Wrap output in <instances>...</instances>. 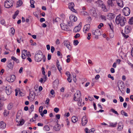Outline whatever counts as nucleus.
Returning <instances> with one entry per match:
<instances>
[{"instance_id":"nucleus-64","label":"nucleus","mask_w":133,"mask_h":133,"mask_svg":"<svg viewBox=\"0 0 133 133\" xmlns=\"http://www.w3.org/2000/svg\"><path fill=\"white\" fill-rule=\"evenodd\" d=\"M128 63L129 65L131 66V68H133V64H132L129 61H128Z\"/></svg>"},{"instance_id":"nucleus-36","label":"nucleus","mask_w":133,"mask_h":133,"mask_svg":"<svg viewBox=\"0 0 133 133\" xmlns=\"http://www.w3.org/2000/svg\"><path fill=\"white\" fill-rule=\"evenodd\" d=\"M110 36L111 38H112L114 36V31H111L110 33Z\"/></svg>"},{"instance_id":"nucleus-32","label":"nucleus","mask_w":133,"mask_h":133,"mask_svg":"<svg viewBox=\"0 0 133 133\" xmlns=\"http://www.w3.org/2000/svg\"><path fill=\"white\" fill-rule=\"evenodd\" d=\"M128 23L129 24L132 25L133 24V17H132L129 19Z\"/></svg>"},{"instance_id":"nucleus-59","label":"nucleus","mask_w":133,"mask_h":133,"mask_svg":"<svg viewBox=\"0 0 133 133\" xmlns=\"http://www.w3.org/2000/svg\"><path fill=\"white\" fill-rule=\"evenodd\" d=\"M4 97L2 95H0V101H3L4 100Z\"/></svg>"},{"instance_id":"nucleus-39","label":"nucleus","mask_w":133,"mask_h":133,"mask_svg":"<svg viewBox=\"0 0 133 133\" xmlns=\"http://www.w3.org/2000/svg\"><path fill=\"white\" fill-rule=\"evenodd\" d=\"M12 107V105L11 103L9 104L8 105V108L9 110H10Z\"/></svg>"},{"instance_id":"nucleus-53","label":"nucleus","mask_w":133,"mask_h":133,"mask_svg":"<svg viewBox=\"0 0 133 133\" xmlns=\"http://www.w3.org/2000/svg\"><path fill=\"white\" fill-rule=\"evenodd\" d=\"M55 50V49L54 47V46H52L51 47V52L52 53H53L54 52Z\"/></svg>"},{"instance_id":"nucleus-7","label":"nucleus","mask_w":133,"mask_h":133,"mask_svg":"<svg viewBox=\"0 0 133 133\" xmlns=\"http://www.w3.org/2000/svg\"><path fill=\"white\" fill-rule=\"evenodd\" d=\"M64 45L66 46L69 50H71V46L68 41L67 40L64 41Z\"/></svg>"},{"instance_id":"nucleus-52","label":"nucleus","mask_w":133,"mask_h":133,"mask_svg":"<svg viewBox=\"0 0 133 133\" xmlns=\"http://www.w3.org/2000/svg\"><path fill=\"white\" fill-rule=\"evenodd\" d=\"M95 131L94 130V129L92 128L88 132V133H93V132Z\"/></svg>"},{"instance_id":"nucleus-58","label":"nucleus","mask_w":133,"mask_h":133,"mask_svg":"<svg viewBox=\"0 0 133 133\" xmlns=\"http://www.w3.org/2000/svg\"><path fill=\"white\" fill-rule=\"evenodd\" d=\"M80 36V34L78 33L75 36H74V38H76L77 37H79Z\"/></svg>"},{"instance_id":"nucleus-51","label":"nucleus","mask_w":133,"mask_h":133,"mask_svg":"<svg viewBox=\"0 0 133 133\" xmlns=\"http://www.w3.org/2000/svg\"><path fill=\"white\" fill-rule=\"evenodd\" d=\"M122 35L125 38H127L129 37V36L127 34H125L124 33H123Z\"/></svg>"},{"instance_id":"nucleus-15","label":"nucleus","mask_w":133,"mask_h":133,"mask_svg":"<svg viewBox=\"0 0 133 133\" xmlns=\"http://www.w3.org/2000/svg\"><path fill=\"white\" fill-rule=\"evenodd\" d=\"M92 34L95 35H101V32L99 30L97 29L93 30L92 31Z\"/></svg>"},{"instance_id":"nucleus-5","label":"nucleus","mask_w":133,"mask_h":133,"mask_svg":"<svg viewBox=\"0 0 133 133\" xmlns=\"http://www.w3.org/2000/svg\"><path fill=\"white\" fill-rule=\"evenodd\" d=\"M132 26L130 25H127L125 26L124 29V32L125 34L130 33L132 30Z\"/></svg>"},{"instance_id":"nucleus-10","label":"nucleus","mask_w":133,"mask_h":133,"mask_svg":"<svg viewBox=\"0 0 133 133\" xmlns=\"http://www.w3.org/2000/svg\"><path fill=\"white\" fill-rule=\"evenodd\" d=\"M116 1L115 0H108L107 3L109 6H113L115 5V3Z\"/></svg>"},{"instance_id":"nucleus-11","label":"nucleus","mask_w":133,"mask_h":133,"mask_svg":"<svg viewBox=\"0 0 133 133\" xmlns=\"http://www.w3.org/2000/svg\"><path fill=\"white\" fill-rule=\"evenodd\" d=\"M90 28V25L89 24H87L85 25L83 29V31L85 33H86L87 31L89 30Z\"/></svg>"},{"instance_id":"nucleus-57","label":"nucleus","mask_w":133,"mask_h":133,"mask_svg":"<svg viewBox=\"0 0 133 133\" xmlns=\"http://www.w3.org/2000/svg\"><path fill=\"white\" fill-rule=\"evenodd\" d=\"M119 99L120 100V101L121 102H123L124 101V99L121 96H120L119 97Z\"/></svg>"},{"instance_id":"nucleus-27","label":"nucleus","mask_w":133,"mask_h":133,"mask_svg":"<svg viewBox=\"0 0 133 133\" xmlns=\"http://www.w3.org/2000/svg\"><path fill=\"white\" fill-rule=\"evenodd\" d=\"M11 59L15 61L17 63H19V60L14 56L11 57Z\"/></svg>"},{"instance_id":"nucleus-46","label":"nucleus","mask_w":133,"mask_h":133,"mask_svg":"<svg viewBox=\"0 0 133 133\" xmlns=\"http://www.w3.org/2000/svg\"><path fill=\"white\" fill-rule=\"evenodd\" d=\"M60 18H55V19H54L53 21L54 22L57 23L58 22V21L59 20Z\"/></svg>"},{"instance_id":"nucleus-47","label":"nucleus","mask_w":133,"mask_h":133,"mask_svg":"<svg viewBox=\"0 0 133 133\" xmlns=\"http://www.w3.org/2000/svg\"><path fill=\"white\" fill-rule=\"evenodd\" d=\"M76 94L77 96L79 95V97L81 96V93L80 91H77Z\"/></svg>"},{"instance_id":"nucleus-21","label":"nucleus","mask_w":133,"mask_h":133,"mask_svg":"<svg viewBox=\"0 0 133 133\" xmlns=\"http://www.w3.org/2000/svg\"><path fill=\"white\" fill-rule=\"evenodd\" d=\"M108 17L110 19H112L115 17V15L113 13H109L108 15Z\"/></svg>"},{"instance_id":"nucleus-35","label":"nucleus","mask_w":133,"mask_h":133,"mask_svg":"<svg viewBox=\"0 0 133 133\" xmlns=\"http://www.w3.org/2000/svg\"><path fill=\"white\" fill-rule=\"evenodd\" d=\"M108 24L109 26L111 31H114V28L113 25L111 23H108Z\"/></svg>"},{"instance_id":"nucleus-49","label":"nucleus","mask_w":133,"mask_h":133,"mask_svg":"<svg viewBox=\"0 0 133 133\" xmlns=\"http://www.w3.org/2000/svg\"><path fill=\"white\" fill-rule=\"evenodd\" d=\"M68 26L69 27H70L72 26V22H68Z\"/></svg>"},{"instance_id":"nucleus-24","label":"nucleus","mask_w":133,"mask_h":133,"mask_svg":"<svg viewBox=\"0 0 133 133\" xmlns=\"http://www.w3.org/2000/svg\"><path fill=\"white\" fill-rule=\"evenodd\" d=\"M78 120V118L75 116H73L71 118V121L74 123L76 122Z\"/></svg>"},{"instance_id":"nucleus-45","label":"nucleus","mask_w":133,"mask_h":133,"mask_svg":"<svg viewBox=\"0 0 133 133\" xmlns=\"http://www.w3.org/2000/svg\"><path fill=\"white\" fill-rule=\"evenodd\" d=\"M50 101V99L49 98H47L45 102V103L47 104V105H49V102Z\"/></svg>"},{"instance_id":"nucleus-38","label":"nucleus","mask_w":133,"mask_h":133,"mask_svg":"<svg viewBox=\"0 0 133 133\" xmlns=\"http://www.w3.org/2000/svg\"><path fill=\"white\" fill-rule=\"evenodd\" d=\"M57 68H58V69L59 70V71L61 73V70H62V69L61 66H60L59 64H58V65H57Z\"/></svg>"},{"instance_id":"nucleus-3","label":"nucleus","mask_w":133,"mask_h":133,"mask_svg":"<svg viewBox=\"0 0 133 133\" xmlns=\"http://www.w3.org/2000/svg\"><path fill=\"white\" fill-rule=\"evenodd\" d=\"M13 3L14 1L12 0H7L5 2L4 6L6 8H9L12 6Z\"/></svg>"},{"instance_id":"nucleus-33","label":"nucleus","mask_w":133,"mask_h":133,"mask_svg":"<svg viewBox=\"0 0 133 133\" xmlns=\"http://www.w3.org/2000/svg\"><path fill=\"white\" fill-rule=\"evenodd\" d=\"M117 124V123L116 122L115 123H110V126L114 127H116Z\"/></svg>"},{"instance_id":"nucleus-18","label":"nucleus","mask_w":133,"mask_h":133,"mask_svg":"<svg viewBox=\"0 0 133 133\" xmlns=\"http://www.w3.org/2000/svg\"><path fill=\"white\" fill-rule=\"evenodd\" d=\"M15 76L14 75L11 76L10 79L7 78V79L8 82H13L15 79Z\"/></svg>"},{"instance_id":"nucleus-14","label":"nucleus","mask_w":133,"mask_h":133,"mask_svg":"<svg viewBox=\"0 0 133 133\" xmlns=\"http://www.w3.org/2000/svg\"><path fill=\"white\" fill-rule=\"evenodd\" d=\"M6 92L8 95H10L12 92V90L10 86H8L6 87Z\"/></svg>"},{"instance_id":"nucleus-29","label":"nucleus","mask_w":133,"mask_h":133,"mask_svg":"<svg viewBox=\"0 0 133 133\" xmlns=\"http://www.w3.org/2000/svg\"><path fill=\"white\" fill-rule=\"evenodd\" d=\"M121 114L123 116L124 115L126 117H127L128 116V115L125 112V111L123 110H121Z\"/></svg>"},{"instance_id":"nucleus-55","label":"nucleus","mask_w":133,"mask_h":133,"mask_svg":"<svg viewBox=\"0 0 133 133\" xmlns=\"http://www.w3.org/2000/svg\"><path fill=\"white\" fill-rule=\"evenodd\" d=\"M11 29V31L12 34L13 35H14L15 33V30L13 28H12Z\"/></svg>"},{"instance_id":"nucleus-43","label":"nucleus","mask_w":133,"mask_h":133,"mask_svg":"<svg viewBox=\"0 0 133 133\" xmlns=\"http://www.w3.org/2000/svg\"><path fill=\"white\" fill-rule=\"evenodd\" d=\"M100 18L102 20H103L104 21H105L106 19V17L104 16V15H101L100 16Z\"/></svg>"},{"instance_id":"nucleus-63","label":"nucleus","mask_w":133,"mask_h":133,"mask_svg":"<svg viewBox=\"0 0 133 133\" xmlns=\"http://www.w3.org/2000/svg\"><path fill=\"white\" fill-rule=\"evenodd\" d=\"M100 78V76L99 75H97L95 77V78L97 80Z\"/></svg>"},{"instance_id":"nucleus-1","label":"nucleus","mask_w":133,"mask_h":133,"mask_svg":"<svg viewBox=\"0 0 133 133\" xmlns=\"http://www.w3.org/2000/svg\"><path fill=\"white\" fill-rule=\"evenodd\" d=\"M115 22L117 24H119L121 26H123L126 22V20L125 18L124 17H120L119 15H118L116 17Z\"/></svg>"},{"instance_id":"nucleus-4","label":"nucleus","mask_w":133,"mask_h":133,"mask_svg":"<svg viewBox=\"0 0 133 133\" xmlns=\"http://www.w3.org/2000/svg\"><path fill=\"white\" fill-rule=\"evenodd\" d=\"M123 12L124 15L128 16L130 14V11L128 7H126L123 8Z\"/></svg>"},{"instance_id":"nucleus-6","label":"nucleus","mask_w":133,"mask_h":133,"mask_svg":"<svg viewBox=\"0 0 133 133\" xmlns=\"http://www.w3.org/2000/svg\"><path fill=\"white\" fill-rule=\"evenodd\" d=\"M62 29L64 30L69 31L70 30V28L68 26L67 24L64 23H62L60 24Z\"/></svg>"},{"instance_id":"nucleus-41","label":"nucleus","mask_w":133,"mask_h":133,"mask_svg":"<svg viewBox=\"0 0 133 133\" xmlns=\"http://www.w3.org/2000/svg\"><path fill=\"white\" fill-rule=\"evenodd\" d=\"M4 116H7L8 115V112H7V110H5L4 111V112L3 113Z\"/></svg>"},{"instance_id":"nucleus-54","label":"nucleus","mask_w":133,"mask_h":133,"mask_svg":"<svg viewBox=\"0 0 133 133\" xmlns=\"http://www.w3.org/2000/svg\"><path fill=\"white\" fill-rule=\"evenodd\" d=\"M43 109V107L42 106L40 107L39 108V112H42Z\"/></svg>"},{"instance_id":"nucleus-56","label":"nucleus","mask_w":133,"mask_h":133,"mask_svg":"<svg viewBox=\"0 0 133 133\" xmlns=\"http://www.w3.org/2000/svg\"><path fill=\"white\" fill-rule=\"evenodd\" d=\"M103 26V24L102 23H101L98 26V28L99 29H100L101 27Z\"/></svg>"},{"instance_id":"nucleus-23","label":"nucleus","mask_w":133,"mask_h":133,"mask_svg":"<svg viewBox=\"0 0 133 133\" xmlns=\"http://www.w3.org/2000/svg\"><path fill=\"white\" fill-rule=\"evenodd\" d=\"M70 19H72L74 22H76L77 20V17L75 16L71 15L69 17Z\"/></svg>"},{"instance_id":"nucleus-28","label":"nucleus","mask_w":133,"mask_h":133,"mask_svg":"<svg viewBox=\"0 0 133 133\" xmlns=\"http://www.w3.org/2000/svg\"><path fill=\"white\" fill-rule=\"evenodd\" d=\"M43 130L46 131H49L50 130L49 127L47 125H45L43 127Z\"/></svg>"},{"instance_id":"nucleus-37","label":"nucleus","mask_w":133,"mask_h":133,"mask_svg":"<svg viewBox=\"0 0 133 133\" xmlns=\"http://www.w3.org/2000/svg\"><path fill=\"white\" fill-rule=\"evenodd\" d=\"M24 120H23L22 121H20V123H18L17 125V126H20V125H23L24 123Z\"/></svg>"},{"instance_id":"nucleus-31","label":"nucleus","mask_w":133,"mask_h":133,"mask_svg":"<svg viewBox=\"0 0 133 133\" xmlns=\"http://www.w3.org/2000/svg\"><path fill=\"white\" fill-rule=\"evenodd\" d=\"M82 99L81 97H79V95L75 96L74 97V100L75 101H78V100H79L80 99Z\"/></svg>"},{"instance_id":"nucleus-61","label":"nucleus","mask_w":133,"mask_h":133,"mask_svg":"<svg viewBox=\"0 0 133 133\" xmlns=\"http://www.w3.org/2000/svg\"><path fill=\"white\" fill-rule=\"evenodd\" d=\"M65 74L66 75L68 76V77L69 76L70 77V76H71V75L70 74V73L69 72H66Z\"/></svg>"},{"instance_id":"nucleus-19","label":"nucleus","mask_w":133,"mask_h":133,"mask_svg":"<svg viewBox=\"0 0 133 133\" xmlns=\"http://www.w3.org/2000/svg\"><path fill=\"white\" fill-rule=\"evenodd\" d=\"M27 52V51L25 50H24L22 52V59H25L26 57V55L25 54Z\"/></svg>"},{"instance_id":"nucleus-60","label":"nucleus","mask_w":133,"mask_h":133,"mask_svg":"<svg viewBox=\"0 0 133 133\" xmlns=\"http://www.w3.org/2000/svg\"><path fill=\"white\" fill-rule=\"evenodd\" d=\"M67 79L68 81L70 83L71 82V79L70 78V76H69L68 77V78H67Z\"/></svg>"},{"instance_id":"nucleus-12","label":"nucleus","mask_w":133,"mask_h":133,"mask_svg":"<svg viewBox=\"0 0 133 133\" xmlns=\"http://www.w3.org/2000/svg\"><path fill=\"white\" fill-rule=\"evenodd\" d=\"M68 5L69 8L71 11L74 12H75L76 10L74 8L75 6L74 4L73 3H69Z\"/></svg>"},{"instance_id":"nucleus-30","label":"nucleus","mask_w":133,"mask_h":133,"mask_svg":"<svg viewBox=\"0 0 133 133\" xmlns=\"http://www.w3.org/2000/svg\"><path fill=\"white\" fill-rule=\"evenodd\" d=\"M95 3L98 4L99 5H102L103 4V1L101 0H98L96 1Z\"/></svg>"},{"instance_id":"nucleus-20","label":"nucleus","mask_w":133,"mask_h":133,"mask_svg":"<svg viewBox=\"0 0 133 133\" xmlns=\"http://www.w3.org/2000/svg\"><path fill=\"white\" fill-rule=\"evenodd\" d=\"M6 124L3 121H1L0 122V128L2 129H4L6 127Z\"/></svg>"},{"instance_id":"nucleus-50","label":"nucleus","mask_w":133,"mask_h":133,"mask_svg":"<svg viewBox=\"0 0 133 133\" xmlns=\"http://www.w3.org/2000/svg\"><path fill=\"white\" fill-rule=\"evenodd\" d=\"M108 77L109 78H111L112 80H114V78L113 76H112L110 74H109L108 75Z\"/></svg>"},{"instance_id":"nucleus-34","label":"nucleus","mask_w":133,"mask_h":133,"mask_svg":"<svg viewBox=\"0 0 133 133\" xmlns=\"http://www.w3.org/2000/svg\"><path fill=\"white\" fill-rule=\"evenodd\" d=\"M110 110L113 113H115L117 115H119V114L116 111H115L114 109L112 108Z\"/></svg>"},{"instance_id":"nucleus-42","label":"nucleus","mask_w":133,"mask_h":133,"mask_svg":"<svg viewBox=\"0 0 133 133\" xmlns=\"http://www.w3.org/2000/svg\"><path fill=\"white\" fill-rule=\"evenodd\" d=\"M78 100V105L79 106H80L81 105V102L82 101V99H81L80 98L79 100Z\"/></svg>"},{"instance_id":"nucleus-25","label":"nucleus","mask_w":133,"mask_h":133,"mask_svg":"<svg viewBox=\"0 0 133 133\" xmlns=\"http://www.w3.org/2000/svg\"><path fill=\"white\" fill-rule=\"evenodd\" d=\"M14 62L13 63L10 62L7 65V66L10 69H12L14 65Z\"/></svg>"},{"instance_id":"nucleus-40","label":"nucleus","mask_w":133,"mask_h":133,"mask_svg":"<svg viewBox=\"0 0 133 133\" xmlns=\"http://www.w3.org/2000/svg\"><path fill=\"white\" fill-rule=\"evenodd\" d=\"M79 42L77 40H75L74 41V44L75 45H76L79 43Z\"/></svg>"},{"instance_id":"nucleus-48","label":"nucleus","mask_w":133,"mask_h":133,"mask_svg":"<svg viewBox=\"0 0 133 133\" xmlns=\"http://www.w3.org/2000/svg\"><path fill=\"white\" fill-rule=\"evenodd\" d=\"M91 34L90 33H89L88 34V37L87 38L88 40H89L90 39V36H91Z\"/></svg>"},{"instance_id":"nucleus-13","label":"nucleus","mask_w":133,"mask_h":133,"mask_svg":"<svg viewBox=\"0 0 133 133\" xmlns=\"http://www.w3.org/2000/svg\"><path fill=\"white\" fill-rule=\"evenodd\" d=\"M90 13L91 15L94 17L96 16V13L95 8H92L90 9Z\"/></svg>"},{"instance_id":"nucleus-17","label":"nucleus","mask_w":133,"mask_h":133,"mask_svg":"<svg viewBox=\"0 0 133 133\" xmlns=\"http://www.w3.org/2000/svg\"><path fill=\"white\" fill-rule=\"evenodd\" d=\"M61 127L60 125L57 123V124L54 127L53 129L56 131H58L60 130Z\"/></svg>"},{"instance_id":"nucleus-22","label":"nucleus","mask_w":133,"mask_h":133,"mask_svg":"<svg viewBox=\"0 0 133 133\" xmlns=\"http://www.w3.org/2000/svg\"><path fill=\"white\" fill-rule=\"evenodd\" d=\"M117 4L120 7H122L123 6V1L121 0L118 1L117 2L116 1Z\"/></svg>"},{"instance_id":"nucleus-16","label":"nucleus","mask_w":133,"mask_h":133,"mask_svg":"<svg viewBox=\"0 0 133 133\" xmlns=\"http://www.w3.org/2000/svg\"><path fill=\"white\" fill-rule=\"evenodd\" d=\"M123 124L121 122H119L118 124L117 129L119 131H121L123 129Z\"/></svg>"},{"instance_id":"nucleus-2","label":"nucleus","mask_w":133,"mask_h":133,"mask_svg":"<svg viewBox=\"0 0 133 133\" xmlns=\"http://www.w3.org/2000/svg\"><path fill=\"white\" fill-rule=\"evenodd\" d=\"M44 55H43V53L41 50H38L36 53L35 55V60L37 62L41 61Z\"/></svg>"},{"instance_id":"nucleus-8","label":"nucleus","mask_w":133,"mask_h":133,"mask_svg":"<svg viewBox=\"0 0 133 133\" xmlns=\"http://www.w3.org/2000/svg\"><path fill=\"white\" fill-rule=\"evenodd\" d=\"M88 122L87 118L85 116H84L82 119V124L83 126H84Z\"/></svg>"},{"instance_id":"nucleus-9","label":"nucleus","mask_w":133,"mask_h":133,"mask_svg":"<svg viewBox=\"0 0 133 133\" xmlns=\"http://www.w3.org/2000/svg\"><path fill=\"white\" fill-rule=\"evenodd\" d=\"M81 23H80L78 25L76 26L74 29L73 31L74 32H78L81 28Z\"/></svg>"},{"instance_id":"nucleus-26","label":"nucleus","mask_w":133,"mask_h":133,"mask_svg":"<svg viewBox=\"0 0 133 133\" xmlns=\"http://www.w3.org/2000/svg\"><path fill=\"white\" fill-rule=\"evenodd\" d=\"M23 3L22 2L21 0H19L17 2V6L16 7H18L21 5Z\"/></svg>"},{"instance_id":"nucleus-44","label":"nucleus","mask_w":133,"mask_h":133,"mask_svg":"<svg viewBox=\"0 0 133 133\" xmlns=\"http://www.w3.org/2000/svg\"><path fill=\"white\" fill-rule=\"evenodd\" d=\"M59 110V109L57 108H55L54 109V111L56 113H57Z\"/></svg>"},{"instance_id":"nucleus-62","label":"nucleus","mask_w":133,"mask_h":133,"mask_svg":"<svg viewBox=\"0 0 133 133\" xmlns=\"http://www.w3.org/2000/svg\"><path fill=\"white\" fill-rule=\"evenodd\" d=\"M6 60V58H3L1 59V61L2 62H5Z\"/></svg>"}]
</instances>
